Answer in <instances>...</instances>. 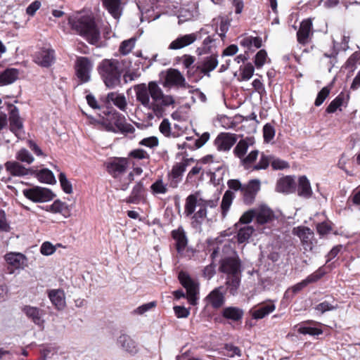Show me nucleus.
Returning a JSON list of instances; mask_svg holds the SVG:
<instances>
[{"mask_svg": "<svg viewBox=\"0 0 360 360\" xmlns=\"http://www.w3.org/2000/svg\"><path fill=\"white\" fill-rule=\"evenodd\" d=\"M136 98L145 109L151 112L150 117H163L167 108L175 103L174 98L165 94L155 82L137 84L134 86Z\"/></svg>", "mask_w": 360, "mask_h": 360, "instance_id": "f257e3e1", "label": "nucleus"}, {"mask_svg": "<svg viewBox=\"0 0 360 360\" xmlns=\"http://www.w3.org/2000/svg\"><path fill=\"white\" fill-rule=\"evenodd\" d=\"M218 199L205 200L199 192L189 195L185 202L184 213L187 217L192 215V226L200 227L207 219V209L215 208Z\"/></svg>", "mask_w": 360, "mask_h": 360, "instance_id": "f03ea898", "label": "nucleus"}, {"mask_svg": "<svg viewBox=\"0 0 360 360\" xmlns=\"http://www.w3.org/2000/svg\"><path fill=\"white\" fill-rule=\"evenodd\" d=\"M71 29L84 37L91 44H96L101 39L100 30L94 18L89 14L78 12L68 18Z\"/></svg>", "mask_w": 360, "mask_h": 360, "instance_id": "7ed1b4c3", "label": "nucleus"}, {"mask_svg": "<svg viewBox=\"0 0 360 360\" xmlns=\"http://www.w3.org/2000/svg\"><path fill=\"white\" fill-rule=\"evenodd\" d=\"M130 62L126 60L103 59L98 65V72L105 85L114 89L121 84V76Z\"/></svg>", "mask_w": 360, "mask_h": 360, "instance_id": "20e7f679", "label": "nucleus"}, {"mask_svg": "<svg viewBox=\"0 0 360 360\" xmlns=\"http://www.w3.org/2000/svg\"><path fill=\"white\" fill-rule=\"evenodd\" d=\"M103 125L106 131L115 133H132L134 130L130 124L127 123L124 117L117 112L110 113L108 118L103 120Z\"/></svg>", "mask_w": 360, "mask_h": 360, "instance_id": "39448f33", "label": "nucleus"}, {"mask_svg": "<svg viewBox=\"0 0 360 360\" xmlns=\"http://www.w3.org/2000/svg\"><path fill=\"white\" fill-rule=\"evenodd\" d=\"M22 194L34 202H49L55 196L50 189L37 186L23 189Z\"/></svg>", "mask_w": 360, "mask_h": 360, "instance_id": "423d86ee", "label": "nucleus"}, {"mask_svg": "<svg viewBox=\"0 0 360 360\" xmlns=\"http://www.w3.org/2000/svg\"><path fill=\"white\" fill-rule=\"evenodd\" d=\"M162 84L165 88L169 89L172 87L187 89L190 86L180 71L173 68L167 70Z\"/></svg>", "mask_w": 360, "mask_h": 360, "instance_id": "0eeeda50", "label": "nucleus"}, {"mask_svg": "<svg viewBox=\"0 0 360 360\" xmlns=\"http://www.w3.org/2000/svg\"><path fill=\"white\" fill-rule=\"evenodd\" d=\"M178 278L181 284L186 288L187 299L192 305L196 304L198 294V285L185 271H181L179 273Z\"/></svg>", "mask_w": 360, "mask_h": 360, "instance_id": "6e6552de", "label": "nucleus"}, {"mask_svg": "<svg viewBox=\"0 0 360 360\" xmlns=\"http://www.w3.org/2000/svg\"><path fill=\"white\" fill-rule=\"evenodd\" d=\"M209 32L210 31L207 30V27H202L198 32L181 35L169 44V49L177 50L184 48L191 45L197 39H200L201 35L208 34Z\"/></svg>", "mask_w": 360, "mask_h": 360, "instance_id": "1a4fd4ad", "label": "nucleus"}, {"mask_svg": "<svg viewBox=\"0 0 360 360\" xmlns=\"http://www.w3.org/2000/svg\"><path fill=\"white\" fill-rule=\"evenodd\" d=\"M94 67L93 61L84 56L77 57L75 61L76 75L82 83L90 80L91 72Z\"/></svg>", "mask_w": 360, "mask_h": 360, "instance_id": "9d476101", "label": "nucleus"}, {"mask_svg": "<svg viewBox=\"0 0 360 360\" xmlns=\"http://www.w3.org/2000/svg\"><path fill=\"white\" fill-rule=\"evenodd\" d=\"M292 233L300 238L304 251L313 250L316 243L313 231L307 226H297L293 229Z\"/></svg>", "mask_w": 360, "mask_h": 360, "instance_id": "9b49d317", "label": "nucleus"}, {"mask_svg": "<svg viewBox=\"0 0 360 360\" xmlns=\"http://www.w3.org/2000/svg\"><path fill=\"white\" fill-rule=\"evenodd\" d=\"M129 167V161L124 158H114L106 164L108 173L114 178H118L126 172Z\"/></svg>", "mask_w": 360, "mask_h": 360, "instance_id": "f8f14e48", "label": "nucleus"}, {"mask_svg": "<svg viewBox=\"0 0 360 360\" xmlns=\"http://www.w3.org/2000/svg\"><path fill=\"white\" fill-rule=\"evenodd\" d=\"M4 258L8 265L10 274H13L15 270L23 269L27 266V259L20 252H8L5 255Z\"/></svg>", "mask_w": 360, "mask_h": 360, "instance_id": "ddd939ff", "label": "nucleus"}, {"mask_svg": "<svg viewBox=\"0 0 360 360\" xmlns=\"http://www.w3.org/2000/svg\"><path fill=\"white\" fill-rule=\"evenodd\" d=\"M4 165L6 172L12 176L22 177L29 175L32 176L34 173V168H27L16 160L8 161Z\"/></svg>", "mask_w": 360, "mask_h": 360, "instance_id": "4468645a", "label": "nucleus"}, {"mask_svg": "<svg viewBox=\"0 0 360 360\" xmlns=\"http://www.w3.org/2000/svg\"><path fill=\"white\" fill-rule=\"evenodd\" d=\"M9 122L10 131L18 138L20 137L22 132L23 124L19 116L18 109L13 105L9 106Z\"/></svg>", "mask_w": 360, "mask_h": 360, "instance_id": "2eb2a0df", "label": "nucleus"}, {"mask_svg": "<svg viewBox=\"0 0 360 360\" xmlns=\"http://www.w3.org/2000/svg\"><path fill=\"white\" fill-rule=\"evenodd\" d=\"M172 238L175 241V246L178 254L180 256H185V251L188 245V238L186 231L182 226L173 230L171 232Z\"/></svg>", "mask_w": 360, "mask_h": 360, "instance_id": "dca6fc26", "label": "nucleus"}, {"mask_svg": "<svg viewBox=\"0 0 360 360\" xmlns=\"http://www.w3.org/2000/svg\"><path fill=\"white\" fill-rule=\"evenodd\" d=\"M237 136L234 134L220 133L214 141V145L218 150L229 151L236 143Z\"/></svg>", "mask_w": 360, "mask_h": 360, "instance_id": "f3484780", "label": "nucleus"}, {"mask_svg": "<svg viewBox=\"0 0 360 360\" xmlns=\"http://www.w3.org/2000/svg\"><path fill=\"white\" fill-rule=\"evenodd\" d=\"M219 270L227 274V276L240 274V261L237 258L233 257L225 258L221 262Z\"/></svg>", "mask_w": 360, "mask_h": 360, "instance_id": "a211bd4d", "label": "nucleus"}, {"mask_svg": "<svg viewBox=\"0 0 360 360\" xmlns=\"http://www.w3.org/2000/svg\"><path fill=\"white\" fill-rule=\"evenodd\" d=\"M259 189L260 181L258 179H252L247 184L243 185L242 193L245 202L247 204L252 203Z\"/></svg>", "mask_w": 360, "mask_h": 360, "instance_id": "6ab92c4d", "label": "nucleus"}, {"mask_svg": "<svg viewBox=\"0 0 360 360\" xmlns=\"http://www.w3.org/2000/svg\"><path fill=\"white\" fill-rule=\"evenodd\" d=\"M54 59V51L50 49L39 50L34 56V61L37 64L46 68L51 66Z\"/></svg>", "mask_w": 360, "mask_h": 360, "instance_id": "aec40b11", "label": "nucleus"}, {"mask_svg": "<svg viewBox=\"0 0 360 360\" xmlns=\"http://www.w3.org/2000/svg\"><path fill=\"white\" fill-rule=\"evenodd\" d=\"M311 28L312 22L310 19L304 20L301 22L300 29L297 32L299 43L302 44L308 43L311 35H312Z\"/></svg>", "mask_w": 360, "mask_h": 360, "instance_id": "412c9836", "label": "nucleus"}, {"mask_svg": "<svg viewBox=\"0 0 360 360\" xmlns=\"http://www.w3.org/2000/svg\"><path fill=\"white\" fill-rule=\"evenodd\" d=\"M276 309L272 302L262 304L250 311L251 315L255 319H261L273 312Z\"/></svg>", "mask_w": 360, "mask_h": 360, "instance_id": "4be33fe9", "label": "nucleus"}, {"mask_svg": "<svg viewBox=\"0 0 360 360\" xmlns=\"http://www.w3.org/2000/svg\"><path fill=\"white\" fill-rule=\"evenodd\" d=\"M106 103L108 104L112 103L120 110L125 111L127 102L125 96L117 91L108 93L106 96Z\"/></svg>", "mask_w": 360, "mask_h": 360, "instance_id": "5701e85b", "label": "nucleus"}, {"mask_svg": "<svg viewBox=\"0 0 360 360\" xmlns=\"http://www.w3.org/2000/svg\"><path fill=\"white\" fill-rule=\"evenodd\" d=\"M48 296L51 303L57 309H63L65 307V296L64 291L60 289H53L48 292Z\"/></svg>", "mask_w": 360, "mask_h": 360, "instance_id": "b1692460", "label": "nucleus"}, {"mask_svg": "<svg viewBox=\"0 0 360 360\" xmlns=\"http://www.w3.org/2000/svg\"><path fill=\"white\" fill-rule=\"evenodd\" d=\"M23 312L35 324L41 326L44 323V311L43 310L32 306H25L22 309Z\"/></svg>", "mask_w": 360, "mask_h": 360, "instance_id": "393cba45", "label": "nucleus"}, {"mask_svg": "<svg viewBox=\"0 0 360 360\" xmlns=\"http://www.w3.org/2000/svg\"><path fill=\"white\" fill-rule=\"evenodd\" d=\"M295 190V182L290 176H286L278 180L276 191L280 193H290Z\"/></svg>", "mask_w": 360, "mask_h": 360, "instance_id": "a878e982", "label": "nucleus"}, {"mask_svg": "<svg viewBox=\"0 0 360 360\" xmlns=\"http://www.w3.org/2000/svg\"><path fill=\"white\" fill-rule=\"evenodd\" d=\"M254 212L257 221L261 224L269 222L274 217L273 212L266 205H260L254 209Z\"/></svg>", "mask_w": 360, "mask_h": 360, "instance_id": "bb28decb", "label": "nucleus"}, {"mask_svg": "<svg viewBox=\"0 0 360 360\" xmlns=\"http://www.w3.org/2000/svg\"><path fill=\"white\" fill-rule=\"evenodd\" d=\"M117 344L127 352L135 354L138 351L137 345L129 335L122 334L117 339Z\"/></svg>", "mask_w": 360, "mask_h": 360, "instance_id": "cd10ccee", "label": "nucleus"}, {"mask_svg": "<svg viewBox=\"0 0 360 360\" xmlns=\"http://www.w3.org/2000/svg\"><path fill=\"white\" fill-rule=\"evenodd\" d=\"M222 287L213 290L207 297L208 302L214 307L219 308L224 303V295L221 292Z\"/></svg>", "mask_w": 360, "mask_h": 360, "instance_id": "c85d7f7f", "label": "nucleus"}, {"mask_svg": "<svg viewBox=\"0 0 360 360\" xmlns=\"http://www.w3.org/2000/svg\"><path fill=\"white\" fill-rule=\"evenodd\" d=\"M144 187L141 182H138L131 191V193L127 200L129 203L138 204L144 199Z\"/></svg>", "mask_w": 360, "mask_h": 360, "instance_id": "c756f323", "label": "nucleus"}, {"mask_svg": "<svg viewBox=\"0 0 360 360\" xmlns=\"http://www.w3.org/2000/svg\"><path fill=\"white\" fill-rule=\"evenodd\" d=\"M19 72L15 68H7L0 74V86L13 83L18 78Z\"/></svg>", "mask_w": 360, "mask_h": 360, "instance_id": "7c9ffc66", "label": "nucleus"}, {"mask_svg": "<svg viewBox=\"0 0 360 360\" xmlns=\"http://www.w3.org/2000/svg\"><path fill=\"white\" fill-rule=\"evenodd\" d=\"M103 4L108 12L117 19L122 13L121 0H102Z\"/></svg>", "mask_w": 360, "mask_h": 360, "instance_id": "2f4dec72", "label": "nucleus"}, {"mask_svg": "<svg viewBox=\"0 0 360 360\" xmlns=\"http://www.w3.org/2000/svg\"><path fill=\"white\" fill-rule=\"evenodd\" d=\"M297 193L299 196L309 198L312 195V190L309 181L305 176H300L297 187Z\"/></svg>", "mask_w": 360, "mask_h": 360, "instance_id": "473e14b6", "label": "nucleus"}, {"mask_svg": "<svg viewBox=\"0 0 360 360\" xmlns=\"http://www.w3.org/2000/svg\"><path fill=\"white\" fill-rule=\"evenodd\" d=\"M224 318L233 321H240L243 316V311L236 307H225L221 313Z\"/></svg>", "mask_w": 360, "mask_h": 360, "instance_id": "72a5a7b5", "label": "nucleus"}, {"mask_svg": "<svg viewBox=\"0 0 360 360\" xmlns=\"http://www.w3.org/2000/svg\"><path fill=\"white\" fill-rule=\"evenodd\" d=\"M217 65L218 60L217 56L215 55H212L206 57L202 62L201 65L198 66V68L200 69L202 73L210 76V72L214 70Z\"/></svg>", "mask_w": 360, "mask_h": 360, "instance_id": "f704fd0d", "label": "nucleus"}, {"mask_svg": "<svg viewBox=\"0 0 360 360\" xmlns=\"http://www.w3.org/2000/svg\"><path fill=\"white\" fill-rule=\"evenodd\" d=\"M33 176H36L41 183L52 184L56 182L53 172L48 169H34Z\"/></svg>", "mask_w": 360, "mask_h": 360, "instance_id": "c9c22d12", "label": "nucleus"}, {"mask_svg": "<svg viewBox=\"0 0 360 360\" xmlns=\"http://www.w3.org/2000/svg\"><path fill=\"white\" fill-rule=\"evenodd\" d=\"M252 143H253L250 139H241L238 141L233 149V152L234 155L240 158V161H242L243 158L245 157L249 146L252 145Z\"/></svg>", "mask_w": 360, "mask_h": 360, "instance_id": "e433bc0d", "label": "nucleus"}, {"mask_svg": "<svg viewBox=\"0 0 360 360\" xmlns=\"http://www.w3.org/2000/svg\"><path fill=\"white\" fill-rule=\"evenodd\" d=\"M240 284V274L227 276L226 285L229 292L232 295L238 293V290Z\"/></svg>", "mask_w": 360, "mask_h": 360, "instance_id": "4c0bfd02", "label": "nucleus"}, {"mask_svg": "<svg viewBox=\"0 0 360 360\" xmlns=\"http://www.w3.org/2000/svg\"><path fill=\"white\" fill-rule=\"evenodd\" d=\"M46 210L53 213L62 214L65 217L69 216L70 212L68 205L60 200H55L52 205L49 206Z\"/></svg>", "mask_w": 360, "mask_h": 360, "instance_id": "58836bf2", "label": "nucleus"}, {"mask_svg": "<svg viewBox=\"0 0 360 360\" xmlns=\"http://www.w3.org/2000/svg\"><path fill=\"white\" fill-rule=\"evenodd\" d=\"M15 159L16 161L23 163H26L27 165L32 164L34 158L30 152L26 148H21L15 153Z\"/></svg>", "mask_w": 360, "mask_h": 360, "instance_id": "ea45409f", "label": "nucleus"}, {"mask_svg": "<svg viewBox=\"0 0 360 360\" xmlns=\"http://www.w3.org/2000/svg\"><path fill=\"white\" fill-rule=\"evenodd\" d=\"M161 0H137L136 5L141 13L153 10Z\"/></svg>", "mask_w": 360, "mask_h": 360, "instance_id": "a19ab883", "label": "nucleus"}, {"mask_svg": "<svg viewBox=\"0 0 360 360\" xmlns=\"http://www.w3.org/2000/svg\"><path fill=\"white\" fill-rule=\"evenodd\" d=\"M233 198L234 193L231 191H226L224 194L221 204V208L224 217L226 214V212L229 211L232 204Z\"/></svg>", "mask_w": 360, "mask_h": 360, "instance_id": "79ce46f5", "label": "nucleus"}, {"mask_svg": "<svg viewBox=\"0 0 360 360\" xmlns=\"http://www.w3.org/2000/svg\"><path fill=\"white\" fill-rule=\"evenodd\" d=\"M254 232V229L251 226L245 225L238 230L237 235L238 241L240 243H243L247 241Z\"/></svg>", "mask_w": 360, "mask_h": 360, "instance_id": "37998d69", "label": "nucleus"}, {"mask_svg": "<svg viewBox=\"0 0 360 360\" xmlns=\"http://www.w3.org/2000/svg\"><path fill=\"white\" fill-rule=\"evenodd\" d=\"M150 190L153 195H163L168 191L167 184L162 179H158L150 186Z\"/></svg>", "mask_w": 360, "mask_h": 360, "instance_id": "c03bdc74", "label": "nucleus"}, {"mask_svg": "<svg viewBox=\"0 0 360 360\" xmlns=\"http://www.w3.org/2000/svg\"><path fill=\"white\" fill-rule=\"evenodd\" d=\"M345 102V95L343 94H339L333 101L330 102L326 108L328 113L335 112L340 107H341Z\"/></svg>", "mask_w": 360, "mask_h": 360, "instance_id": "a18cd8bd", "label": "nucleus"}, {"mask_svg": "<svg viewBox=\"0 0 360 360\" xmlns=\"http://www.w3.org/2000/svg\"><path fill=\"white\" fill-rule=\"evenodd\" d=\"M272 159V155H266L264 153L261 154V157L259 161L257 164L255 165L252 167L253 170H260V169H266L269 164H271V160Z\"/></svg>", "mask_w": 360, "mask_h": 360, "instance_id": "49530a36", "label": "nucleus"}, {"mask_svg": "<svg viewBox=\"0 0 360 360\" xmlns=\"http://www.w3.org/2000/svg\"><path fill=\"white\" fill-rule=\"evenodd\" d=\"M240 70L241 77L240 80L248 81L252 77L255 68L250 63H248L243 67H240Z\"/></svg>", "mask_w": 360, "mask_h": 360, "instance_id": "de8ad7c7", "label": "nucleus"}, {"mask_svg": "<svg viewBox=\"0 0 360 360\" xmlns=\"http://www.w3.org/2000/svg\"><path fill=\"white\" fill-rule=\"evenodd\" d=\"M136 43V38L132 37L129 39L123 41L119 48L120 52L122 55L128 54L134 47Z\"/></svg>", "mask_w": 360, "mask_h": 360, "instance_id": "09e8293b", "label": "nucleus"}, {"mask_svg": "<svg viewBox=\"0 0 360 360\" xmlns=\"http://www.w3.org/2000/svg\"><path fill=\"white\" fill-rule=\"evenodd\" d=\"M338 305L337 304H333L329 303L328 301H324L317 304L314 309L322 314L326 311L335 310L338 309Z\"/></svg>", "mask_w": 360, "mask_h": 360, "instance_id": "8fccbe9b", "label": "nucleus"}, {"mask_svg": "<svg viewBox=\"0 0 360 360\" xmlns=\"http://www.w3.org/2000/svg\"><path fill=\"white\" fill-rule=\"evenodd\" d=\"M259 150H252L248 155L243 158L241 164L245 167V169H249L250 165L257 160Z\"/></svg>", "mask_w": 360, "mask_h": 360, "instance_id": "3c124183", "label": "nucleus"}, {"mask_svg": "<svg viewBox=\"0 0 360 360\" xmlns=\"http://www.w3.org/2000/svg\"><path fill=\"white\" fill-rule=\"evenodd\" d=\"M267 53L264 49L259 51L255 57V65L257 68H261L266 63Z\"/></svg>", "mask_w": 360, "mask_h": 360, "instance_id": "603ef678", "label": "nucleus"}, {"mask_svg": "<svg viewBox=\"0 0 360 360\" xmlns=\"http://www.w3.org/2000/svg\"><path fill=\"white\" fill-rule=\"evenodd\" d=\"M195 13L193 12V8L192 10L181 8L179 14V22H184L186 21L191 20L193 18Z\"/></svg>", "mask_w": 360, "mask_h": 360, "instance_id": "864d4df0", "label": "nucleus"}, {"mask_svg": "<svg viewBox=\"0 0 360 360\" xmlns=\"http://www.w3.org/2000/svg\"><path fill=\"white\" fill-rule=\"evenodd\" d=\"M58 179L63 190L66 193H71L72 192V184L68 180L65 174L63 172H60L58 176Z\"/></svg>", "mask_w": 360, "mask_h": 360, "instance_id": "5fc2aeb1", "label": "nucleus"}, {"mask_svg": "<svg viewBox=\"0 0 360 360\" xmlns=\"http://www.w3.org/2000/svg\"><path fill=\"white\" fill-rule=\"evenodd\" d=\"M263 136L264 141H271L275 136V129L270 124H266L263 127Z\"/></svg>", "mask_w": 360, "mask_h": 360, "instance_id": "6e6d98bb", "label": "nucleus"}, {"mask_svg": "<svg viewBox=\"0 0 360 360\" xmlns=\"http://www.w3.org/2000/svg\"><path fill=\"white\" fill-rule=\"evenodd\" d=\"M271 165L274 169H284L289 167V164L283 160L277 158L272 155V159L271 160Z\"/></svg>", "mask_w": 360, "mask_h": 360, "instance_id": "4d7b16f0", "label": "nucleus"}, {"mask_svg": "<svg viewBox=\"0 0 360 360\" xmlns=\"http://www.w3.org/2000/svg\"><path fill=\"white\" fill-rule=\"evenodd\" d=\"M332 230L331 223L329 221H323L319 223L316 226V231L320 236H325Z\"/></svg>", "mask_w": 360, "mask_h": 360, "instance_id": "13d9d810", "label": "nucleus"}, {"mask_svg": "<svg viewBox=\"0 0 360 360\" xmlns=\"http://www.w3.org/2000/svg\"><path fill=\"white\" fill-rule=\"evenodd\" d=\"M298 332L301 334H308L310 335H319L322 333L321 329L310 326H302L298 328Z\"/></svg>", "mask_w": 360, "mask_h": 360, "instance_id": "bf43d9fd", "label": "nucleus"}, {"mask_svg": "<svg viewBox=\"0 0 360 360\" xmlns=\"http://www.w3.org/2000/svg\"><path fill=\"white\" fill-rule=\"evenodd\" d=\"M124 79L126 82L134 81L141 76V72L137 70H127L124 71Z\"/></svg>", "mask_w": 360, "mask_h": 360, "instance_id": "052dcab7", "label": "nucleus"}, {"mask_svg": "<svg viewBox=\"0 0 360 360\" xmlns=\"http://www.w3.org/2000/svg\"><path fill=\"white\" fill-rule=\"evenodd\" d=\"M156 306L155 302L143 304L133 311L134 314L142 315Z\"/></svg>", "mask_w": 360, "mask_h": 360, "instance_id": "680f3d73", "label": "nucleus"}, {"mask_svg": "<svg viewBox=\"0 0 360 360\" xmlns=\"http://www.w3.org/2000/svg\"><path fill=\"white\" fill-rule=\"evenodd\" d=\"M56 248L50 242H44L40 248V252L43 255L49 256L53 254Z\"/></svg>", "mask_w": 360, "mask_h": 360, "instance_id": "e2e57ef3", "label": "nucleus"}, {"mask_svg": "<svg viewBox=\"0 0 360 360\" xmlns=\"http://www.w3.org/2000/svg\"><path fill=\"white\" fill-rule=\"evenodd\" d=\"M41 6V3L39 0L34 1L27 7L26 14L29 16L33 17Z\"/></svg>", "mask_w": 360, "mask_h": 360, "instance_id": "0e129e2a", "label": "nucleus"}, {"mask_svg": "<svg viewBox=\"0 0 360 360\" xmlns=\"http://www.w3.org/2000/svg\"><path fill=\"white\" fill-rule=\"evenodd\" d=\"M330 93V89L328 87H323L318 94L315 100L314 104L316 106L321 105L325 99L328 97Z\"/></svg>", "mask_w": 360, "mask_h": 360, "instance_id": "69168bd1", "label": "nucleus"}, {"mask_svg": "<svg viewBox=\"0 0 360 360\" xmlns=\"http://www.w3.org/2000/svg\"><path fill=\"white\" fill-rule=\"evenodd\" d=\"M229 25L230 23L227 19L223 18L221 20L219 30H217V32L222 39L225 37L226 33L229 30Z\"/></svg>", "mask_w": 360, "mask_h": 360, "instance_id": "338daca9", "label": "nucleus"}, {"mask_svg": "<svg viewBox=\"0 0 360 360\" xmlns=\"http://www.w3.org/2000/svg\"><path fill=\"white\" fill-rule=\"evenodd\" d=\"M186 167L184 164H177L174 165L172 170V176L174 179H176V181L179 180L180 176L184 172Z\"/></svg>", "mask_w": 360, "mask_h": 360, "instance_id": "774afa93", "label": "nucleus"}]
</instances>
